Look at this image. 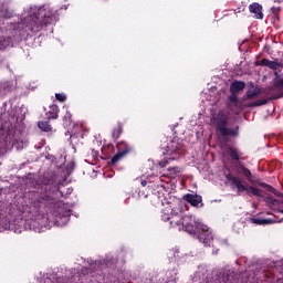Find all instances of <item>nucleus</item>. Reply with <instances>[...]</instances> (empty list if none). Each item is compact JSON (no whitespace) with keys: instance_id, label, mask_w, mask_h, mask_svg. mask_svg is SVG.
<instances>
[{"instance_id":"1","label":"nucleus","mask_w":283,"mask_h":283,"mask_svg":"<svg viewBox=\"0 0 283 283\" xmlns=\"http://www.w3.org/2000/svg\"><path fill=\"white\" fill-rule=\"evenodd\" d=\"M54 21V11L48 6L40 7L38 10L34 9L30 15L24 19L27 30L36 34L44 28L52 24Z\"/></svg>"},{"instance_id":"2","label":"nucleus","mask_w":283,"mask_h":283,"mask_svg":"<svg viewBox=\"0 0 283 283\" xmlns=\"http://www.w3.org/2000/svg\"><path fill=\"white\" fill-rule=\"evenodd\" d=\"M226 180L230 182L231 189H237L238 193H244L245 191V193H248L250 197L256 196L258 198H262V190L253 186L245 185V181L231 172L226 175Z\"/></svg>"},{"instance_id":"3","label":"nucleus","mask_w":283,"mask_h":283,"mask_svg":"<svg viewBox=\"0 0 283 283\" xmlns=\"http://www.w3.org/2000/svg\"><path fill=\"white\" fill-rule=\"evenodd\" d=\"M211 122L214 123L217 132H219L220 136H240V126H235L234 128L227 127V125H229V116H227L224 111H219L217 117L211 119Z\"/></svg>"},{"instance_id":"4","label":"nucleus","mask_w":283,"mask_h":283,"mask_svg":"<svg viewBox=\"0 0 283 283\" xmlns=\"http://www.w3.org/2000/svg\"><path fill=\"white\" fill-rule=\"evenodd\" d=\"M51 212L57 227H63L70 222V216H72L70 205L64 203L63 201H56L54 202Z\"/></svg>"},{"instance_id":"5","label":"nucleus","mask_w":283,"mask_h":283,"mask_svg":"<svg viewBox=\"0 0 283 283\" xmlns=\"http://www.w3.org/2000/svg\"><path fill=\"white\" fill-rule=\"evenodd\" d=\"M178 220L180 222V227H182V229H185V231L190 235H193V233H198V229H200V227H202L203 224L198 222V220H196V217L192 214L182 216V213H179Z\"/></svg>"},{"instance_id":"6","label":"nucleus","mask_w":283,"mask_h":283,"mask_svg":"<svg viewBox=\"0 0 283 283\" xmlns=\"http://www.w3.org/2000/svg\"><path fill=\"white\" fill-rule=\"evenodd\" d=\"M199 227H200V229H198L197 233H193L192 235L197 240H199V242H201V244H203L205 247H211V244H213V232L205 223H202Z\"/></svg>"},{"instance_id":"7","label":"nucleus","mask_w":283,"mask_h":283,"mask_svg":"<svg viewBox=\"0 0 283 283\" xmlns=\"http://www.w3.org/2000/svg\"><path fill=\"white\" fill-rule=\"evenodd\" d=\"M179 218L180 213L174 212V209L171 208L161 212V220L164 222H169L170 220V227H180Z\"/></svg>"},{"instance_id":"8","label":"nucleus","mask_w":283,"mask_h":283,"mask_svg":"<svg viewBox=\"0 0 283 283\" xmlns=\"http://www.w3.org/2000/svg\"><path fill=\"white\" fill-rule=\"evenodd\" d=\"M166 151L170 154V156L174 154H182V151H185V145L180 139H172L168 143Z\"/></svg>"},{"instance_id":"9","label":"nucleus","mask_w":283,"mask_h":283,"mask_svg":"<svg viewBox=\"0 0 283 283\" xmlns=\"http://www.w3.org/2000/svg\"><path fill=\"white\" fill-rule=\"evenodd\" d=\"M234 169L237 174H239L240 176H243L245 180H248V182H252L253 174L249 170V168H247V166H244V163L237 161L234 164Z\"/></svg>"},{"instance_id":"10","label":"nucleus","mask_w":283,"mask_h":283,"mask_svg":"<svg viewBox=\"0 0 283 283\" xmlns=\"http://www.w3.org/2000/svg\"><path fill=\"white\" fill-rule=\"evenodd\" d=\"M41 182L46 187H54V189L59 190V184L56 182V175L54 174L45 172L42 176Z\"/></svg>"},{"instance_id":"11","label":"nucleus","mask_w":283,"mask_h":283,"mask_svg":"<svg viewBox=\"0 0 283 283\" xmlns=\"http://www.w3.org/2000/svg\"><path fill=\"white\" fill-rule=\"evenodd\" d=\"M38 202L40 205H44L49 209L51 207H54V202H56V199H54L50 193H41L40 197L38 198Z\"/></svg>"},{"instance_id":"12","label":"nucleus","mask_w":283,"mask_h":283,"mask_svg":"<svg viewBox=\"0 0 283 283\" xmlns=\"http://www.w3.org/2000/svg\"><path fill=\"white\" fill-rule=\"evenodd\" d=\"M14 138V135L12 134V130H9L3 138L2 142H0V154H3L6 149H8L9 145H14V142L12 139Z\"/></svg>"},{"instance_id":"13","label":"nucleus","mask_w":283,"mask_h":283,"mask_svg":"<svg viewBox=\"0 0 283 283\" xmlns=\"http://www.w3.org/2000/svg\"><path fill=\"white\" fill-rule=\"evenodd\" d=\"M262 4L254 2L249 6V11L254 14V19H264V13H262Z\"/></svg>"},{"instance_id":"14","label":"nucleus","mask_w":283,"mask_h":283,"mask_svg":"<svg viewBox=\"0 0 283 283\" xmlns=\"http://www.w3.org/2000/svg\"><path fill=\"white\" fill-rule=\"evenodd\" d=\"M228 156H230L232 160H235V163H240V160H244V157H242L243 156L242 151H240V149L233 146L228 147Z\"/></svg>"},{"instance_id":"15","label":"nucleus","mask_w":283,"mask_h":283,"mask_svg":"<svg viewBox=\"0 0 283 283\" xmlns=\"http://www.w3.org/2000/svg\"><path fill=\"white\" fill-rule=\"evenodd\" d=\"M184 200H186V202L191 205V207H198V205H201L202 202V196L187 193L184 196Z\"/></svg>"},{"instance_id":"16","label":"nucleus","mask_w":283,"mask_h":283,"mask_svg":"<svg viewBox=\"0 0 283 283\" xmlns=\"http://www.w3.org/2000/svg\"><path fill=\"white\" fill-rule=\"evenodd\" d=\"M261 93L262 88H260V86L251 84V87L247 91L245 98L247 101H253V98H258Z\"/></svg>"},{"instance_id":"17","label":"nucleus","mask_w":283,"mask_h":283,"mask_svg":"<svg viewBox=\"0 0 283 283\" xmlns=\"http://www.w3.org/2000/svg\"><path fill=\"white\" fill-rule=\"evenodd\" d=\"M256 65H261L262 67H269L270 70H277L279 67H282V63L277 61H271L269 59H262L260 63H256Z\"/></svg>"},{"instance_id":"18","label":"nucleus","mask_w":283,"mask_h":283,"mask_svg":"<svg viewBox=\"0 0 283 283\" xmlns=\"http://www.w3.org/2000/svg\"><path fill=\"white\" fill-rule=\"evenodd\" d=\"M247 87V83L242 81H234L230 85V92L231 94H238V92H242Z\"/></svg>"},{"instance_id":"19","label":"nucleus","mask_w":283,"mask_h":283,"mask_svg":"<svg viewBox=\"0 0 283 283\" xmlns=\"http://www.w3.org/2000/svg\"><path fill=\"white\" fill-rule=\"evenodd\" d=\"M116 148H117V153L123 154L124 156H126L132 151V146H129L125 142L117 143Z\"/></svg>"},{"instance_id":"20","label":"nucleus","mask_w":283,"mask_h":283,"mask_svg":"<svg viewBox=\"0 0 283 283\" xmlns=\"http://www.w3.org/2000/svg\"><path fill=\"white\" fill-rule=\"evenodd\" d=\"M49 120H56L59 118V106L51 105L49 112L46 113Z\"/></svg>"},{"instance_id":"21","label":"nucleus","mask_w":283,"mask_h":283,"mask_svg":"<svg viewBox=\"0 0 283 283\" xmlns=\"http://www.w3.org/2000/svg\"><path fill=\"white\" fill-rule=\"evenodd\" d=\"M12 36H0V50H6V48H12Z\"/></svg>"},{"instance_id":"22","label":"nucleus","mask_w":283,"mask_h":283,"mask_svg":"<svg viewBox=\"0 0 283 283\" xmlns=\"http://www.w3.org/2000/svg\"><path fill=\"white\" fill-rule=\"evenodd\" d=\"M123 136V123L118 122L117 126L113 129L112 138L113 140H118Z\"/></svg>"},{"instance_id":"23","label":"nucleus","mask_w":283,"mask_h":283,"mask_svg":"<svg viewBox=\"0 0 283 283\" xmlns=\"http://www.w3.org/2000/svg\"><path fill=\"white\" fill-rule=\"evenodd\" d=\"M12 90V83L11 82H1L0 83V92L1 94H8Z\"/></svg>"},{"instance_id":"24","label":"nucleus","mask_w":283,"mask_h":283,"mask_svg":"<svg viewBox=\"0 0 283 283\" xmlns=\"http://www.w3.org/2000/svg\"><path fill=\"white\" fill-rule=\"evenodd\" d=\"M103 264H105L106 266H109V263L107 262V260H99V261H95V263L90 265L88 269L90 271H96L97 269H101Z\"/></svg>"},{"instance_id":"25","label":"nucleus","mask_w":283,"mask_h":283,"mask_svg":"<svg viewBox=\"0 0 283 283\" xmlns=\"http://www.w3.org/2000/svg\"><path fill=\"white\" fill-rule=\"evenodd\" d=\"M251 222L252 224H260V226H264V224H272L273 220L271 219H260V218H251Z\"/></svg>"},{"instance_id":"26","label":"nucleus","mask_w":283,"mask_h":283,"mask_svg":"<svg viewBox=\"0 0 283 283\" xmlns=\"http://www.w3.org/2000/svg\"><path fill=\"white\" fill-rule=\"evenodd\" d=\"M269 103V99L262 98V99H256L250 104H248V107H262V105H266Z\"/></svg>"},{"instance_id":"27","label":"nucleus","mask_w":283,"mask_h":283,"mask_svg":"<svg viewBox=\"0 0 283 283\" xmlns=\"http://www.w3.org/2000/svg\"><path fill=\"white\" fill-rule=\"evenodd\" d=\"M38 127L42 132H52V125H50V122H39Z\"/></svg>"},{"instance_id":"28","label":"nucleus","mask_w":283,"mask_h":283,"mask_svg":"<svg viewBox=\"0 0 283 283\" xmlns=\"http://www.w3.org/2000/svg\"><path fill=\"white\" fill-rule=\"evenodd\" d=\"M124 154L122 153H117L116 155H114L111 159V165L114 167L116 165H118V163H120V160H123L124 158Z\"/></svg>"},{"instance_id":"29","label":"nucleus","mask_w":283,"mask_h":283,"mask_svg":"<svg viewBox=\"0 0 283 283\" xmlns=\"http://www.w3.org/2000/svg\"><path fill=\"white\" fill-rule=\"evenodd\" d=\"M261 187H268V191H270L271 193H274V196H276L277 198H283V193L280 192L277 189H275L266 184H261Z\"/></svg>"},{"instance_id":"30","label":"nucleus","mask_w":283,"mask_h":283,"mask_svg":"<svg viewBox=\"0 0 283 283\" xmlns=\"http://www.w3.org/2000/svg\"><path fill=\"white\" fill-rule=\"evenodd\" d=\"M229 101L235 105V107H240L241 103L240 99H238L237 93H231L229 96Z\"/></svg>"},{"instance_id":"31","label":"nucleus","mask_w":283,"mask_h":283,"mask_svg":"<svg viewBox=\"0 0 283 283\" xmlns=\"http://www.w3.org/2000/svg\"><path fill=\"white\" fill-rule=\"evenodd\" d=\"M233 275L223 274V276L220 279V283H233Z\"/></svg>"},{"instance_id":"32","label":"nucleus","mask_w":283,"mask_h":283,"mask_svg":"<svg viewBox=\"0 0 283 283\" xmlns=\"http://www.w3.org/2000/svg\"><path fill=\"white\" fill-rule=\"evenodd\" d=\"M55 98L60 103H65L67 101V96L65 94H63V93H56L55 94Z\"/></svg>"},{"instance_id":"33","label":"nucleus","mask_w":283,"mask_h":283,"mask_svg":"<svg viewBox=\"0 0 283 283\" xmlns=\"http://www.w3.org/2000/svg\"><path fill=\"white\" fill-rule=\"evenodd\" d=\"M64 123L66 125H72V113L66 112V114L64 115Z\"/></svg>"},{"instance_id":"34","label":"nucleus","mask_w":283,"mask_h":283,"mask_svg":"<svg viewBox=\"0 0 283 283\" xmlns=\"http://www.w3.org/2000/svg\"><path fill=\"white\" fill-rule=\"evenodd\" d=\"M0 17H3V19H12V12L6 10L2 11V13L0 14Z\"/></svg>"},{"instance_id":"35","label":"nucleus","mask_w":283,"mask_h":283,"mask_svg":"<svg viewBox=\"0 0 283 283\" xmlns=\"http://www.w3.org/2000/svg\"><path fill=\"white\" fill-rule=\"evenodd\" d=\"M271 12H272L273 17H277V14L280 13V9L272 7Z\"/></svg>"},{"instance_id":"36","label":"nucleus","mask_w":283,"mask_h":283,"mask_svg":"<svg viewBox=\"0 0 283 283\" xmlns=\"http://www.w3.org/2000/svg\"><path fill=\"white\" fill-rule=\"evenodd\" d=\"M266 202H268L269 205H275V203L277 202V200H275L273 197H268V198H266Z\"/></svg>"},{"instance_id":"37","label":"nucleus","mask_w":283,"mask_h":283,"mask_svg":"<svg viewBox=\"0 0 283 283\" xmlns=\"http://www.w3.org/2000/svg\"><path fill=\"white\" fill-rule=\"evenodd\" d=\"M277 91V86H271L268 88V94H273V92H276Z\"/></svg>"},{"instance_id":"38","label":"nucleus","mask_w":283,"mask_h":283,"mask_svg":"<svg viewBox=\"0 0 283 283\" xmlns=\"http://www.w3.org/2000/svg\"><path fill=\"white\" fill-rule=\"evenodd\" d=\"M169 164V160L164 159L159 163L160 167H167V165Z\"/></svg>"},{"instance_id":"39","label":"nucleus","mask_w":283,"mask_h":283,"mask_svg":"<svg viewBox=\"0 0 283 283\" xmlns=\"http://www.w3.org/2000/svg\"><path fill=\"white\" fill-rule=\"evenodd\" d=\"M277 98H281L280 95H273L272 97H269V101H273V99H277Z\"/></svg>"},{"instance_id":"40","label":"nucleus","mask_w":283,"mask_h":283,"mask_svg":"<svg viewBox=\"0 0 283 283\" xmlns=\"http://www.w3.org/2000/svg\"><path fill=\"white\" fill-rule=\"evenodd\" d=\"M168 171H174V174H176L178 171V167L168 168Z\"/></svg>"},{"instance_id":"41","label":"nucleus","mask_w":283,"mask_h":283,"mask_svg":"<svg viewBox=\"0 0 283 283\" xmlns=\"http://www.w3.org/2000/svg\"><path fill=\"white\" fill-rule=\"evenodd\" d=\"M140 185L142 187H147V180H142Z\"/></svg>"},{"instance_id":"42","label":"nucleus","mask_w":283,"mask_h":283,"mask_svg":"<svg viewBox=\"0 0 283 283\" xmlns=\"http://www.w3.org/2000/svg\"><path fill=\"white\" fill-rule=\"evenodd\" d=\"M280 213H283V209H282V210H280Z\"/></svg>"},{"instance_id":"43","label":"nucleus","mask_w":283,"mask_h":283,"mask_svg":"<svg viewBox=\"0 0 283 283\" xmlns=\"http://www.w3.org/2000/svg\"><path fill=\"white\" fill-rule=\"evenodd\" d=\"M280 222H283V218L280 220Z\"/></svg>"}]
</instances>
